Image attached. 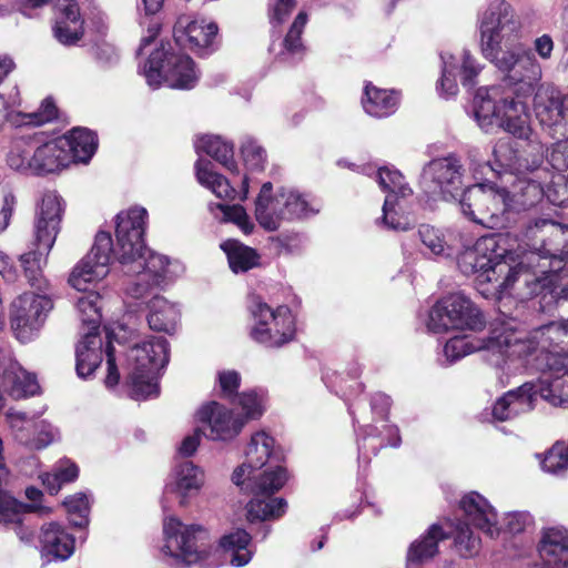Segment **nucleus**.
<instances>
[{"mask_svg":"<svg viewBox=\"0 0 568 568\" xmlns=\"http://www.w3.org/2000/svg\"><path fill=\"white\" fill-rule=\"evenodd\" d=\"M146 217L148 211L140 206L120 212L116 215V248H113L110 233L99 232L91 251L71 272L69 284L79 292L88 291L90 283L108 275L112 252L125 274H141L142 280H151L154 285L164 283L169 261L145 247L143 235Z\"/></svg>","mask_w":568,"mask_h":568,"instance_id":"nucleus-1","label":"nucleus"},{"mask_svg":"<svg viewBox=\"0 0 568 568\" xmlns=\"http://www.w3.org/2000/svg\"><path fill=\"white\" fill-rule=\"evenodd\" d=\"M274 439L265 432L252 435L245 450V462L235 468L232 481L254 497L247 504V518L254 520L277 519L286 511L287 503L282 497H272L287 480L286 469L276 466L256 474L268 460H280L273 449Z\"/></svg>","mask_w":568,"mask_h":568,"instance_id":"nucleus-2","label":"nucleus"},{"mask_svg":"<svg viewBox=\"0 0 568 568\" xmlns=\"http://www.w3.org/2000/svg\"><path fill=\"white\" fill-rule=\"evenodd\" d=\"M509 253L504 234L481 236L474 246L457 255V266L466 276H475L479 285L493 283L496 288L507 290L520 278L524 280L519 268L504 261Z\"/></svg>","mask_w":568,"mask_h":568,"instance_id":"nucleus-3","label":"nucleus"},{"mask_svg":"<svg viewBox=\"0 0 568 568\" xmlns=\"http://www.w3.org/2000/svg\"><path fill=\"white\" fill-rule=\"evenodd\" d=\"M524 239L530 248L525 261L518 264L520 273L524 266L536 267V274L558 271L568 256V225L548 219L529 220L524 225Z\"/></svg>","mask_w":568,"mask_h":568,"instance_id":"nucleus-4","label":"nucleus"},{"mask_svg":"<svg viewBox=\"0 0 568 568\" xmlns=\"http://www.w3.org/2000/svg\"><path fill=\"white\" fill-rule=\"evenodd\" d=\"M63 210V200L55 192H48L42 196L34 226L37 250L20 256L29 284L38 290H42L45 284L41 265L55 242Z\"/></svg>","mask_w":568,"mask_h":568,"instance_id":"nucleus-5","label":"nucleus"},{"mask_svg":"<svg viewBox=\"0 0 568 568\" xmlns=\"http://www.w3.org/2000/svg\"><path fill=\"white\" fill-rule=\"evenodd\" d=\"M169 358V343L164 337H152L129 349L126 361L132 398L148 399L159 395V372L168 365Z\"/></svg>","mask_w":568,"mask_h":568,"instance_id":"nucleus-6","label":"nucleus"},{"mask_svg":"<svg viewBox=\"0 0 568 568\" xmlns=\"http://www.w3.org/2000/svg\"><path fill=\"white\" fill-rule=\"evenodd\" d=\"M481 52L486 59L496 58L503 44L514 47L521 30V20L506 0H493L478 13Z\"/></svg>","mask_w":568,"mask_h":568,"instance_id":"nucleus-7","label":"nucleus"},{"mask_svg":"<svg viewBox=\"0 0 568 568\" xmlns=\"http://www.w3.org/2000/svg\"><path fill=\"white\" fill-rule=\"evenodd\" d=\"M273 184L265 182L255 201V217L266 231H276L282 220L293 221L318 213L312 201L294 189L281 187L272 197Z\"/></svg>","mask_w":568,"mask_h":568,"instance_id":"nucleus-8","label":"nucleus"},{"mask_svg":"<svg viewBox=\"0 0 568 568\" xmlns=\"http://www.w3.org/2000/svg\"><path fill=\"white\" fill-rule=\"evenodd\" d=\"M142 73L153 89L166 82L170 88L190 90L199 81L194 61L186 54L175 52L170 42H161L151 52Z\"/></svg>","mask_w":568,"mask_h":568,"instance_id":"nucleus-9","label":"nucleus"},{"mask_svg":"<svg viewBox=\"0 0 568 568\" xmlns=\"http://www.w3.org/2000/svg\"><path fill=\"white\" fill-rule=\"evenodd\" d=\"M509 191L494 183L475 184L465 189L458 200L462 213L487 229L507 226Z\"/></svg>","mask_w":568,"mask_h":568,"instance_id":"nucleus-10","label":"nucleus"},{"mask_svg":"<svg viewBox=\"0 0 568 568\" xmlns=\"http://www.w3.org/2000/svg\"><path fill=\"white\" fill-rule=\"evenodd\" d=\"M460 508L467 521L457 526L455 545L463 557H473L479 551L480 538L471 531L469 525L481 530L490 538L497 537L501 528L498 525L497 513L494 507L476 491L463 497Z\"/></svg>","mask_w":568,"mask_h":568,"instance_id":"nucleus-11","label":"nucleus"},{"mask_svg":"<svg viewBox=\"0 0 568 568\" xmlns=\"http://www.w3.org/2000/svg\"><path fill=\"white\" fill-rule=\"evenodd\" d=\"M545 146L540 142L530 141L521 146L518 142L510 138L500 139L493 149V160L486 163V166L496 174L501 176L509 173L510 175L520 176L526 173H536L548 175V169L544 166Z\"/></svg>","mask_w":568,"mask_h":568,"instance_id":"nucleus-12","label":"nucleus"},{"mask_svg":"<svg viewBox=\"0 0 568 568\" xmlns=\"http://www.w3.org/2000/svg\"><path fill=\"white\" fill-rule=\"evenodd\" d=\"M247 308L254 321L250 335L256 343L277 348L294 338V317L287 306L281 305L273 310L260 296L252 295Z\"/></svg>","mask_w":568,"mask_h":568,"instance_id":"nucleus-13","label":"nucleus"},{"mask_svg":"<svg viewBox=\"0 0 568 568\" xmlns=\"http://www.w3.org/2000/svg\"><path fill=\"white\" fill-rule=\"evenodd\" d=\"M7 162L17 171H32L41 175L64 168L68 164V153L60 138L42 144L36 138H21L14 141Z\"/></svg>","mask_w":568,"mask_h":568,"instance_id":"nucleus-14","label":"nucleus"},{"mask_svg":"<svg viewBox=\"0 0 568 568\" xmlns=\"http://www.w3.org/2000/svg\"><path fill=\"white\" fill-rule=\"evenodd\" d=\"M162 551L176 562L196 564L207 557L212 547L209 531L200 525H184L179 518L165 517Z\"/></svg>","mask_w":568,"mask_h":568,"instance_id":"nucleus-15","label":"nucleus"},{"mask_svg":"<svg viewBox=\"0 0 568 568\" xmlns=\"http://www.w3.org/2000/svg\"><path fill=\"white\" fill-rule=\"evenodd\" d=\"M489 60L506 73L504 85L511 89L517 98H527L537 91L541 67L531 51L514 45Z\"/></svg>","mask_w":568,"mask_h":568,"instance_id":"nucleus-16","label":"nucleus"},{"mask_svg":"<svg viewBox=\"0 0 568 568\" xmlns=\"http://www.w3.org/2000/svg\"><path fill=\"white\" fill-rule=\"evenodd\" d=\"M486 324L481 311L463 293L439 300L430 310L427 327L434 333L449 329L480 331Z\"/></svg>","mask_w":568,"mask_h":568,"instance_id":"nucleus-17","label":"nucleus"},{"mask_svg":"<svg viewBox=\"0 0 568 568\" xmlns=\"http://www.w3.org/2000/svg\"><path fill=\"white\" fill-rule=\"evenodd\" d=\"M459 160L449 155L428 162L420 174L419 184L432 200H459L463 193V173Z\"/></svg>","mask_w":568,"mask_h":568,"instance_id":"nucleus-18","label":"nucleus"},{"mask_svg":"<svg viewBox=\"0 0 568 568\" xmlns=\"http://www.w3.org/2000/svg\"><path fill=\"white\" fill-rule=\"evenodd\" d=\"M534 110L544 128L554 139L568 136V93L550 84H541L534 92Z\"/></svg>","mask_w":568,"mask_h":568,"instance_id":"nucleus-19","label":"nucleus"},{"mask_svg":"<svg viewBox=\"0 0 568 568\" xmlns=\"http://www.w3.org/2000/svg\"><path fill=\"white\" fill-rule=\"evenodd\" d=\"M39 390L34 374L27 372L11 355L10 349L0 347V410L4 406L3 393L13 399L33 396ZM3 445L0 438V470L4 468Z\"/></svg>","mask_w":568,"mask_h":568,"instance_id":"nucleus-20","label":"nucleus"},{"mask_svg":"<svg viewBox=\"0 0 568 568\" xmlns=\"http://www.w3.org/2000/svg\"><path fill=\"white\" fill-rule=\"evenodd\" d=\"M52 301L41 294L23 293L11 305V328L21 342L30 339L39 331L52 310Z\"/></svg>","mask_w":568,"mask_h":568,"instance_id":"nucleus-21","label":"nucleus"},{"mask_svg":"<svg viewBox=\"0 0 568 568\" xmlns=\"http://www.w3.org/2000/svg\"><path fill=\"white\" fill-rule=\"evenodd\" d=\"M538 354L535 368L562 369L568 361V328L560 322H549L532 331Z\"/></svg>","mask_w":568,"mask_h":568,"instance_id":"nucleus-22","label":"nucleus"},{"mask_svg":"<svg viewBox=\"0 0 568 568\" xmlns=\"http://www.w3.org/2000/svg\"><path fill=\"white\" fill-rule=\"evenodd\" d=\"M217 32L219 27L215 22L192 19L190 16L179 17L173 27L175 43L201 57L209 55L217 49Z\"/></svg>","mask_w":568,"mask_h":568,"instance_id":"nucleus-23","label":"nucleus"},{"mask_svg":"<svg viewBox=\"0 0 568 568\" xmlns=\"http://www.w3.org/2000/svg\"><path fill=\"white\" fill-rule=\"evenodd\" d=\"M523 276L529 294L539 298V310L542 312H551L568 294V267H564V263L558 271H548L542 275L525 271Z\"/></svg>","mask_w":568,"mask_h":568,"instance_id":"nucleus-24","label":"nucleus"},{"mask_svg":"<svg viewBox=\"0 0 568 568\" xmlns=\"http://www.w3.org/2000/svg\"><path fill=\"white\" fill-rule=\"evenodd\" d=\"M199 419L206 424L205 436L212 440L227 442L235 438L245 425L244 417L234 414L217 402H211L199 410Z\"/></svg>","mask_w":568,"mask_h":568,"instance_id":"nucleus-25","label":"nucleus"},{"mask_svg":"<svg viewBox=\"0 0 568 568\" xmlns=\"http://www.w3.org/2000/svg\"><path fill=\"white\" fill-rule=\"evenodd\" d=\"M487 346L488 352L497 355V359L494 362L496 365H499L504 358H527V362L535 367L538 349L532 333L529 337H524L507 329L501 333L494 331L493 335L487 338Z\"/></svg>","mask_w":568,"mask_h":568,"instance_id":"nucleus-26","label":"nucleus"},{"mask_svg":"<svg viewBox=\"0 0 568 568\" xmlns=\"http://www.w3.org/2000/svg\"><path fill=\"white\" fill-rule=\"evenodd\" d=\"M541 375L530 381L536 403L542 399L555 407L568 406V361H564L562 369H538Z\"/></svg>","mask_w":568,"mask_h":568,"instance_id":"nucleus-27","label":"nucleus"},{"mask_svg":"<svg viewBox=\"0 0 568 568\" xmlns=\"http://www.w3.org/2000/svg\"><path fill=\"white\" fill-rule=\"evenodd\" d=\"M204 483L202 469L191 460L179 463L172 474V480L165 485L164 497L162 499L163 510L168 508V496L176 495L181 506L186 505V498L199 491Z\"/></svg>","mask_w":568,"mask_h":568,"instance_id":"nucleus-28","label":"nucleus"},{"mask_svg":"<svg viewBox=\"0 0 568 568\" xmlns=\"http://www.w3.org/2000/svg\"><path fill=\"white\" fill-rule=\"evenodd\" d=\"M39 538L43 565L64 561L74 552V537L58 523L43 525Z\"/></svg>","mask_w":568,"mask_h":568,"instance_id":"nucleus-29","label":"nucleus"},{"mask_svg":"<svg viewBox=\"0 0 568 568\" xmlns=\"http://www.w3.org/2000/svg\"><path fill=\"white\" fill-rule=\"evenodd\" d=\"M536 405L532 386L526 382L499 397L493 406L491 414L494 419L505 422L532 410Z\"/></svg>","mask_w":568,"mask_h":568,"instance_id":"nucleus-30","label":"nucleus"},{"mask_svg":"<svg viewBox=\"0 0 568 568\" xmlns=\"http://www.w3.org/2000/svg\"><path fill=\"white\" fill-rule=\"evenodd\" d=\"M548 174H550L549 171ZM548 176L545 174L538 176L536 173L517 176L514 191L509 193V211H525L537 205L545 197L544 184Z\"/></svg>","mask_w":568,"mask_h":568,"instance_id":"nucleus-31","label":"nucleus"},{"mask_svg":"<svg viewBox=\"0 0 568 568\" xmlns=\"http://www.w3.org/2000/svg\"><path fill=\"white\" fill-rule=\"evenodd\" d=\"M538 551L544 568H568V531L564 528H548Z\"/></svg>","mask_w":568,"mask_h":568,"instance_id":"nucleus-32","label":"nucleus"},{"mask_svg":"<svg viewBox=\"0 0 568 568\" xmlns=\"http://www.w3.org/2000/svg\"><path fill=\"white\" fill-rule=\"evenodd\" d=\"M53 36L63 45H74L83 36V22L80 9L74 0H64L60 7Z\"/></svg>","mask_w":568,"mask_h":568,"instance_id":"nucleus-33","label":"nucleus"},{"mask_svg":"<svg viewBox=\"0 0 568 568\" xmlns=\"http://www.w3.org/2000/svg\"><path fill=\"white\" fill-rule=\"evenodd\" d=\"M307 21L305 12H300L294 19L285 38L277 44L272 42L270 51L283 62L294 63L302 60L305 54V47L302 41V33Z\"/></svg>","mask_w":568,"mask_h":568,"instance_id":"nucleus-34","label":"nucleus"},{"mask_svg":"<svg viewBox=\"0 0 568 568\" xmlns=\"http://www.w3.org/2000/svg\"><path fill=\"white\" fill-rule=\"evenodd\" d=\"M447 537L440 525L433 524L424 535L409 545L406 555L407 567H417L432 560L438 554V542Z\"/></svg>","mask_w":568,"mask_h":568,"instance_id":"nucleus-35","label":"nucleus"},{"mask_svg":"<svg viewBox=\"0 0 568 568\" xmlns=\"http://www.w3.org/2000/svg\"><path fill=\"white\" fill-rule=\"evenodd\" d=\"M64 150L74 162L88 163L98 148L97 135L84 128H74L60 138Z\"/></svg>","mask_w":568,"mask_h":568,"instance_id":"nucleus-36","label":"nucleus"},{"mask_svg":"<svg viewBox=\"0 0 568 568\" xmlns=\"http://www.w3.org/2000/svg\"><path fill=\"white\" fill-rule=\"evenodd\" d=\"M148 308L146 321L152 331L168 334L175 332L180 312L174 304L163 296L155 295L149 301Z\"/></svg>","mask_w":568,"mask_h":568,"instance_id":"nucleus-37","label":"nucleus"},{"mask_svg":"<svg viewBox=\"0 0 568 568\" xmlns=\"http://www.w3.org/2000/svg\"><path fill=\"white\" fill-rule=\"evenodd\" d=\"M75 371L80 378H88L102 362V339L97 333H89L75 349Z\"/></svg>","mask_w":568,"mask_h":568,"instance_id":"nucleus-38","label":"nucleus"},{"mask_svg":"<svg viewBox=\"0 0 568 568\" xmlns=\"http://www.w3.org/2000/svg\"><path fill=\"white\" fill-rule=\"evenodd\" d=\"M503 114L497 125L518 139H528L530 128L528 125L527 106L521 100L513 97L503 98Z\"/></svg>","mask_w":568,"mask_h":568,"instance_id":"nucleus-39","label":"nucleus"},{"mask_svg":"<svg viewBox=\"0 0 568 568\" xmlns=\"http://www.w3.org/2000/svg\"><path fill=\"white\" fill-rule=\"evenodd\" d=\"M498 94L497 88L479 89L474 98V116L478 125L486 131L497 124L503 114V99L496 101Z\"/></svg>","mask_w":568,"mask_h":568,"instance_id":"nucleus-40","label":"nucleus"},{"mask_svg":"<svg viewBox=\"0 0 568 568\" xmlns=\"http://www.w3.org/2000/svg\"><path fill=\"white\" fill-rule=\"evenodd\" d=\"M387 439H384L377 434V428L373 425H368L364 428V436L358 442V458L365 462L371 460V456H376L377 453L386 447H399L402 438L399 428L396 425L385 426Z\"/></svg>","mask_w":568,"mask_h":568,"instance_id":"nucleus-41","label":"nucleus"},{"mask_svg":"<svg viewBox=\"0 0 568 568\" xmlns=\"http://www.w3.org/2000/svg\"><path fill=\"white\" fill-rule=\"evenodd\" d=\"M376 175L382 190L388 192L383 205L384 219L387 221L390 210L397 204L398 197L410 195L412 190L405 183L403 174L397 170L381 168Z\"/></svg>","mask_w":568,"mask_h":568,"instance_id":"nucleus-42","label":"nucleus"},{"mask_svg":"<svg viewBox=\"0 0 568 568\" xmlns=\"http://www.w3.org/2000/svg\"><path fill=\"white\" fill-rule=\"evenodd\" d=\"M196 153L204 152L233 174H239V168L234 161V145L222 140L219 135L205 134L195 142Z\"/></svg>","mask_w":568,"mask_h":568,"instance_id":"nucleus-43","label":"nucleus"},{"mask_svg":"<svg viewBox=\"0 0 568 568\" xmlns=\"http://www.w3.org/2000/svg\"><path fill=\"white\" fill-rule=\"evenodd\" d=\"M398 94L395 91L378 89L371 83L366 84L363 108L372 116L384 118L393 114L398 105Z\"/></svg>","mask_w":568,"mask_h":568,"instance_id":"nucleus-44","label":"nucleus"},{"mask_svg":"<svg viewBox=\"0 0 568 568\" xmlns=\"http://www.w3.org/2000/svg\"><path fill=\"white\" fill-rule=\"evenodd\" d=\"M212 163L209 160L199 159L195 163L196 179L200 184L210 189L217 197L233 200L235 189L223 175L212 170Z\"/></svg>","mask_w":568,"mask_h":568,"instance_id":"nucleus-45","label":"nucleus"},{"mask_svg":"<svg viewBox=\"0 0 568 568\" xmlns=\"http://www.w3.org/2000/svg\"><path fill=\"white\" fill-rule=\"evenodd\" d=\"M251 535L244 529H236L221 538L220 545L230 555V562L234 567H243L252 559V551L247 548Z\"/></svg>","mask_w":568,"mask_h":568,"instance_id":"nucleus-46","label":"nucleus"},{"mask_svg":"<svg viewBox=\"0 0 568 568\" xmlns=\"http://www.w3.org/2000/svg\"><path fill=\"white\" fill-rule=\"evenodd\" d=\"M221 248L227 256L229 265L234 273L247 272L258 264L257 253L236 240H226Z\"/></svg>","mask_w":568,"mask_h":568,"instance_id":"nucleus-47","label":"nucleus"},{"mask_svg":"<svg viewBox=\"0 0 568 568\" xmlns=\"http://www.w3.org/2000/svg\"><path fill=\"white\" fill-rule=\"evenodd\" d=\"M7 418L12 429L13 437L20 445L30 450H40L48 447L49 440L47 439L45 442H38V444L32 442L33 425L36 423H33L26 413L10 409L7 413Z\"/></svg>","mask_w":568,"mask_h":568,"instance_id":"nucleus-48","label":"nucleus"},{"mask_svg":"<svg viewBox=\"0 0 568 568\" xmlns=\"http://www.w3.org/2000/svg\"><path fill=\"white\" fill-rule=\"evenodd\" d=\"M478 351L488 352L487 339L455 336L447 341L444 346L443 353L445 362H443V365H452L466 355Z\"/></svg>","mask_w":568,"mask_h":568,"instance_id":"nucleus-49","label":"nucleus"},{"mask_svg":"<svg viewBox=\"0 0 568 568\" xmlns=\"http://www.w3.org/2000/svg\"><path fill=\"white\" fill-rule=\"evenodd\" d=\"M417 233L420 242L430 254L445 257L452 256L453 250L439 230L428 224H422Z\"/></svg>","mask_w":568,"mask_h":568,"instance_id":"nucleus-50","label":"nucleus"},{"mask_svg":"<svg viewBox=\"0 0 568 568\" xmlns=\"http://www.w3.org/2000/svg\"><path fill=\"white\" fill-rule=\"evenodd\" d=\"M63 505L71 525L78 528H85L89 525L90 504L85 494L78 493L69 496L64 499Z\"/></svg>","mask_w":568,"mask_h":568,"instance_id":"nucleus-51","label":"nucleus"},{"mask_svg":"<svg viewBox=\"0 0 568 568\" xmlns=\"http://www.w3.org/2000/svg\"><path fill=\"white\" fill-rule=\"evenodd\" d=\"M32 507L18 501L8 494H0V524L4 527L18 525L26 513L31 511Z\"/></svg>","mask_w":568,"mask_h":568,"instance_id":"nucleus-52","label":"nucleus"},{"mask_svg":"<svg viewBox=\"0 0 568 568\" xmlns=\"http://www.w3.org/2000/svg\"><path fill=\"white\" fill-rule=\"evenodd\" d=\"M440 59L443 62V70L437 90L442 97L449 98L458 92V85L456 82V70L458 69V61L455 57L445 54H440Z\"/></svg>","mask_w":568,"mask_h":568,"instance_id":"nucleus-53","label":"nucleus"},{"mask_svg":"<svg viewBox=\"0 0 568 568\" xmlns=\"http://www.w3.org/2000/svg\"><path fill=\"white\" fill-rule=\"evenodd\" d=\"M549 178L550 183L545 189V197L556 206H568V175L550 172Z\"/></svg>","mask_w":568,"mask_h":568,"instance_id":"nucleus-54","label":"nucleus"},{"mask_svg":"<svg viewBox=\"0 0 568 568\" xmlns=\"http://www.w3.org/2000/svg\"><path fill=\"white\" fill-rule=\"evenodd\" d=\"M241 153L248 170L262 171L264 169L266 151L253 138L246 136L242 141Z\"/></svg>","mask_w":568,"mask_h":568,"instance_id":"nucleus-55","label":"nucleus"},{"mask_svg":"<svg viewBox=\"0 0 568 568\" xmlns=\"http://www.w3.org/2000/svg\"><path fill=\"white\" fill-rule=\"evenodd\" d=\"M542 470L560 475L568 469V447L554 445L540 462Z\"/></svg>","mask_w":568,"mask_h":568,"instance_id":"nucleus-56","label":"nucleus"},{"mask_svg":"<svg viewBox=\"0 0 568 568\" xmlns=\"http://www.w3.org/2000/svg\"><path fill=\"white\" fill-rule=\"evenodd\" d=\"M98 295L90 293L80 296L77 301V308L81 314V321L92 325V328L98 327L101 315L97 305Z\"/></svg>","mask_w":568,"mask_h":568,"instance_id":"nucleus-57","label":"nucleus"},{"mask_svg":"<svg viewBox=\"0 0 568 568\" xmlns=\"http://www.w3.org/2000/svg\"><path fill=\"white\" fill-rule=\"evenodd\" d=\"M216 209L222 211L225 222L235 223L245 234H250L253 231L254 225L250 222L248 215L243 206L219 203L216 204Z\"/></svg>","mask_w":568,"mask_h":568,"instance_id":"nucleus-58","label":"nucleus"},{"mask_svg":"<svg viewBox=\"0 0 568 568\" xmlns=\"http://www.w3.org/2000/svg\"><path fill=\"white\" fill-rule=\"evenodd\" d=\"M58 111L52 99L48 98L43 100L39 111L23 114V124L28 125H41L50 122L57 118Z\"/></svg>","mask_w":568,"mask_h":568,"instance_id":"nucleus-59","label":"nucleus"},{"mask_svg":"<svg viewBox=\"0 0 568 568\" xmlns=\"http://www.w3.org/2000/svg\"><path fill=\"white\" fill-rule=\"evenodd\" d=\"M237 403L245 413V420L257 418L263 414V397L254 390L237 395Z\"/></svg>","mask_w":568,"mask_h":568,"instance_id":"nucleus-60","label":"nucleus"},{"mask_svg":"<svg viewBox=\"0 0 568 568\" xmlns=\"http://www.w3.org/2000/svg\"><path fill=\"white\" fill-rule=\"evenodd\" d=\"M481 71V65L470 54L469 51L464 50L462 55L460 77L462 84L466 88H473L476 84L475 79Z\"/></svg>","mask_w":568,"mask_h":568,"instance_id":"nucleus-61","label":"nucleus"},{"mask_svg":"<svg viewBox=\"0 0 568 568\" xmlns=\"http://www.w3.org/2000/svg\"><path fill=\"white\" fill-rule=\"evenodd\" d=\"M564 139L552 145L547 156L548 163L558 172L568 170V135Z\"/></svg>","mask_w":568,"mask_h":568,"instance_id":"nucleus-62","label":"nucleus"},{"mask_svg":"<svg viewBox=\"0 0 568 568\" xmlns=\"http://www.w3.org/2000/svg\"><path fill=\"white\" fill-rule=\"evenodd\" d=\"M52 471L58 476L63 485L74 481L79 476V467L68 458L57 462Z\"/></svg>","mask_w":568,"mask_h":568,"instance_id":"nucleus-63","label":"nucleus"},{"mask_svg":"<svg viewBox=\"0 0 568 568\" xmlns=\"http://www.w3.org/2000/svg\"><path fill=\"white\" fill-rule=\"evenodd\" d=\"M219 384L223 396L232 397L237 394V389L241 384V376L236 371L220 372Z\"/></svg>","mask_w":568,"mask_h":568,"instance_id":"nucleus-64","label":"nucleus"}]
</instances>
